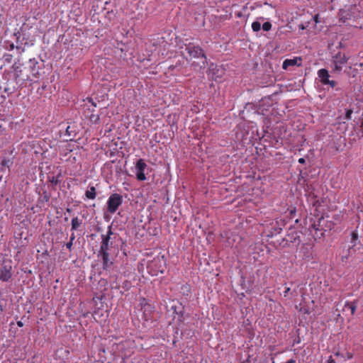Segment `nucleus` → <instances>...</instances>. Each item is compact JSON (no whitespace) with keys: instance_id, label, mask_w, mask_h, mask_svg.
I'll return each mask as SVG.
<instances>
[{"instance_id":"f257e3e1","label":"nucleus","mask_w":363,"mask_h":363,"mask_svg":"<svg viewBox=\"0 0 363 363\" xmlns=\"http://www.w3.org/2000/svg\"><path fill=\"white\" fill-rule=\"evenodd\" d=\"M347 60L348 57L344 53L340 52H338L333 55L331 60L332 72L335 74L340 73L342 67L347 64Z\"/></svg>"},{"instance_id":"f03ea898","label":"nucleus","mask_w":363,"mask_h":363,"mask_svg":"<svg viewBox=\"0 0 363 363\" xmlns=\"http://www.w3.org/2000/svg\"><path fill=\"white\" fill-rule=\"evenodd\" d=\"M122 196L118 194H111L107 201L108 211L111 213H114L118 207L122 204Z\"/></svg>"},{"instance_id":"7ed1b4c3","label":"nucleus","mask_w":363,"mask_h":363,"mask_svg":"<svg viewBox=\"0 0 363 363\" xmlns=\"http://www.w3.org/2000/svg\"><path fill=\"white\" fill-rule=\"evenodd\" d=\"M357 11L358 9L357 8L356 6H345L344 9L340 10V19L345 23L346 20H350L352 18H355V13Z\"/></svg>"},{"instance_id":"20e7f679","label":"nucleus","mask_w":363,"mask_h":363,"mask_svg":"<svg viewBox=\"0 0 363 363\" xmlns=\"http://www.w3.org/2000/svg\"><path fill=\"white\" fill-rule=\"evenodd\" d=\"M111 235H113V232L109 227L106 235H101L102 241L99 252H108L109 248L112 245V242L110 241Z\"/></svg>"},{"instance_id":"39448f33","label":"nucleus","mask_w":363,"mask_h":363,"mask_svg":"<svg viewBox=\"0 0 363 363\" xmlns=\"http://www.w3.org/2000/svg\"><path fill=\"white\" fill-rule=\"evenodd\" d=\"M147 168V164L143 159L137 161L135 164L136 177L139 181L146 180L145 171Z\"/></svg>"},{"instance_id":"423d86ee","label":"nucleus","mask_w":363,"mask_h":363,"mask_svg":"<svg viewBox=\"0 0 363 363\" xmlns=\"http://www.w3.org/2000/svg\"><path fill=\"white\" fill-rule=\"evenodd\" d=\"M186 50L190 57L194 58L202 57L204 60L206 59L205 54L203 53L202 49L199 46H196L193 45H189L186 47Z\"/></svg>"},{"instance_id":"0eeeda50","label":"nucleus","mask_w":363,"mask_h":363,"mask_svg":"<svg viewBox=\"0 0 363 363\" xmlns=\"http://www.w3.org/2000/svg\"><path fill=\"white\" fill-rule=\"evenodd\" d=\"M12 267L10 264H4L0 268V280L2 281H9L12 277Z\"/></svg>"},{"instance_id":"6e6552de","label":"nucleus","mask_w":363,"mask_h":363,"mask_svg":"<svg viewBox=\"0 0 363 363\" xmlns=\"http://www.w3.org/2000/svg\"><path fill=\"white\" fill-rule=\"evenodd\" d=\"M301 58V57H294L293 59H286L282 64V68L284 69H287L289 67L293 66H300Z\"/></svg>"},{"instance_id":"1a4fd4ad","label":"nucleus","mask_w":363,"mask_h":363,"mask_svg":"<svg viewBox=\"0 0 363 363\" xmlns=\"http://www.w3.org/2000/svg\"><path fill=\"white\" fill-rule=\"evenodd\" d=\"M98 257H101L103 268L104 269H108L112 265L113 262L109 259V253L108 252H99Z\"/></svg>"},{"instance_id":"9d476101","label":"nucleus","mask_w":363,"mask_h":363,"mask_svg":"<svg viewBox=\"0 0 363 363\" xmlns=\"http://www.w3.org/2000/svg\"><path fill=\"white\" fill-rule=\"evenodd\" d=\"M317 74L321 84H323V85H326V82L329 80L330 77L328 70L326 69H320L318 71Z\"/></svg>"},{"instance_id":"9b49d317","label":"nucleus","mask_w":363,"mask_h":363,"mask_svg":"<svg viewBox=\"0 0 363 363\" xmlns=\"http://www.w3.org/2000/svg\"><path fill=\"white\" fill-rule=\"evenodd\" d=\"M38 62L35 58L30 59L29 60V67H30V73L34 77H37L38 74H39V67H38Z\"/></svg>"},{"instance_id":"f8f14e48","label":"nucleus","mask_w":363,"mask_h":363,"mask_svg":"<svg viewBox=\"0 0 363 363\" xmlns=\"http://www.w3.org/2000/svg\"><path fill=\"white\" fill-rule=\"evenodd\" d=\"M86 118H88L89 122L91 124H98L99 123V121H100V116L99 114H94V113H91L90 114L89 116H85Z\"/></svg>"},{"instance_id":"ddd939ff","label":"nucleus","mask_w":363,"mask_h":363,"mask_svg":"<svg viewBox=\"0 0 363 363\" xmlns=\"http://www.w3.org/2000/svg\"><path fill=\"white\" fill-rule=\"evenodd\" d=\"M87 199H94L96 198V189L94 186H90L85 192Z\"/></svg>"},{"instance_id":"4468645a","label":"nucleus","mask_w":363,"mask_h":363,"mask_svg":"<svg viewBox=\"0 0 363 363\" xmlns=\"http://www.w3.org/2000/svg\"><path fill=\"white\" fill-rule=\"evenodd\" d=\"M82 220L77 217H74L72 220V230H76L82 225Z\"/></svg>"},{"instance_id":"2eb2a0df","label":"nucleus","mask_w":363,"mask_h":363,"mask_svg":"<svg viewBox=\"0 0 363 363\" xmlns=\"http://www.w3.org/2000/svg\"><path fill=\"white\" fill-rule=\"evenodd\" d=\"M345 308H348L350 310V311H351V314L353 315L354 313V312H355L357 306H356L354 302H352V303L347 302L345 303Z\"/></svg>"},{"instance_id":"dca6fc26","label":"nucleus","mask_w":363,"mask_h":363,"mask_svg":"<svg viewBox=\"0 0 363 363\" xmlns=\"http://www.w3.org/2000/svg\"><path fill=\"white\" fill-rule=\"evenodd\" d=\"M262 28L261 23L258 21H255L252 23V28L253 31L257 32L260 30Z\"/></svg>"},{"instance_id":"f3484780","label":"nucleus","mask_w":363,"mask_h":363,"mask_svg":"<svg viewBox=\"0 0 363 363\" xmlns=\"http://www.w3.org/2000/svg\"><path fill=\"white\" fill-rule=\"evenodd\" d=\"M262 28L264 30V31H269V30H271L272 28V23L270 22H265L263 23V25L262 26Z\"/></svg>"},{"instance_id":"a211bd4d","label":"nucleus","mask_w":363,"mask_h":363,"mask_svg":"<svg viewBox=\"0 0 363 363\" xmlns=\"http://www.w3.org/2000/svg\"><path fill=\"white\" fill-rule=\"evenodd\" d=\"M352 110H351V109L346 110L345 118L347 120H350L351 117H352Z\"/></svg>"},{"instance_id":"6ab92c4d","label":"nucleus","mask_w":363,"mask_h":363,"mask_svg":"<svg viewBox=\"0 0 363 363\" xmlns=\"http://www.w3.org/2000/svg\"><path fill=\"white\" fill-rule=\"evenodd\" d=\"M336 82L334 81V80H328L327 82H326V85H329L330 87L333 88L336 85Z\"/></svg>"},{"instance_id":"aec40b11","label":"nucleus","mask_w":363,"mask_h":363,"mask_svg":"<svg viewBox=\"0 0 363 363\" xmlns=\"http://www.w3.org/2000/svg\"><path fill=\"white\" fill-rule=\"evenodd\" d=\"M357 234L354 232L352 233V242H354L353 245H355L354 242L357 240Z\"/></svg>"},{"instance_id":"412c9836","label":"nucleus","mask_w":363,"mask_h":363,"mask_svg":"<svg viewBox=\"0 0 363 363\" xmlns=\"http://www.w3.org/2000/svg\"><path fill=\"white\" fill-rule=\"evenodd\" d=\"M72 244H73V242L72 240H69V242H67L66 243V247L68 249V250H71L72 249Z\"/></svg>"},{"instance_id":"4be33fe9","label":"nucleus","mask_w":363,"mask_h":363,"mask_svg":"<svg viewBox=\"0 0 363 363\" xmlns=\"http://www.w3.org/2000/svg\"><path fill=\"white\" fill-rule=\"evenodd\" d=\"M289 291H290V288H289V287H286V288L285 289V290L284 291V292H283V295H284V297H286V296H287V295H288V293H289Z\"/></svg>"},{"instance_id":"5701e85b","label":"nucleus","mask_w":363,"mask_h":363,"mask_svg":"<svg viewBox=\"0 0 363 363\" xmlns=\"http://www.w3.org/2000/svg\"><path fill=\"white\" fill-rule=\"evenodd\" d=\"M327 363H335V361L332 358V357H330L327 360Z\"/></svg>"},{"instance_id":"b1692460","label":"nucleus","mask_w":363,"mask_h":363,"mask_svg":"<svg viewBox=\"0 0 363 363\" xmlns=\"http://www.w3.org/2000/svg\"><path fill=\"white\" fill-rule=\"evenodd\" d=\"M306 162L305 159L304 158H300L298 159V162L301 163V164H304Z\"/></svg>"},{"instance_id":"393cba45","label":"nucleus","mask_w":363,"mask_h":363,"mask_svg":"<svg viewBox=\"0 0 363 363\" xmlns=\"http://www.w3.org/2000/svg\"><path fill=\"white\" fill-rule=\"evenodd\" d=\"M50 182L53 184L57 183V180L54 177L52 178V179H50Z\"/></svg>"},{"instance_id":"a878e982","label":"nucleus","mask_w":363,"mask_h":363,"mask_svg":"<svg viewBox=\"0 0 363 363\" xmlns=\"http://www.w3.org/2000/svg\"><path fill=\"white\" fill-rule=\"evenodd\" d=\"M164 267L160 266V269H159V270H158V271H159L160 273H162H162L164 272Z\"/></svg>"},{"instance_id":"bb28decb","label":"nucleus","mask_w":363,"mask_h":363,"mask_svg":"<svg viewBox=\"0 0 363 363\" xmlns=\"http://www.w3.org/2000/svg\"><path fill=\"white\" fill-rule=\"evenodd\" d=\"M74 239H75V235L74 233H72L70 236V240H72L73 242Z\"/></svg>"},{"instance_id":"cd10ccee","label":"nucleus","mask_w":363,"mask_h":363,"mask_svg":"<svg viewBox=\"0 0 363 363\" xmlns=\"http://www.w3.org/2000/svg\"><path fill=\"white\" fill-rule=\"evenodd\" d=\"M286 363H296V361L293 359L288 360Z\"/></svg>"},{"instance_id":"c85d7f7f","label":"nucleus","mask_w":363,"mask_h":363,"mask_svg":"<svg viewBox=\"0 0 363 363\" xmlns=\"http://www.w3.org/2000/svg\"><path fill=\"white\" fill-rule=\"evenodd\" d=\"M89 101L91 103V104H92V106H93L94 107H96V104H94V102L92 101V99H89Z\"/></svg>"},{"instance_id":"c756f323","label":"nucleus","mask_w":363,"mask_h":363,"mask_svg":"<svg viewBox=\"0 0 363 363\" xmlns=\"http://www.w3.org/2000/svg\"><path fill=\"white\" fill-rule=\"evenodd\" d=\"M17 324H18V326H20V327L23 326V323H22L21 321H18V322L17 323Z\"/></svg>"},{"instance_id":"7c9ffc66","label":"nucleus","mask_w":363,"mask_h":363,"mask_svg":"<svg viewBox=\"0 0 363 363\" xmlns=\"http://www.w3.org/2000/svg\"><path fill=\"white\" fill-rule=\"evenodd\" d=\"M361 126H362V128L363 129V123H362V125H361Z\"/></svg>"}]
</instances>
